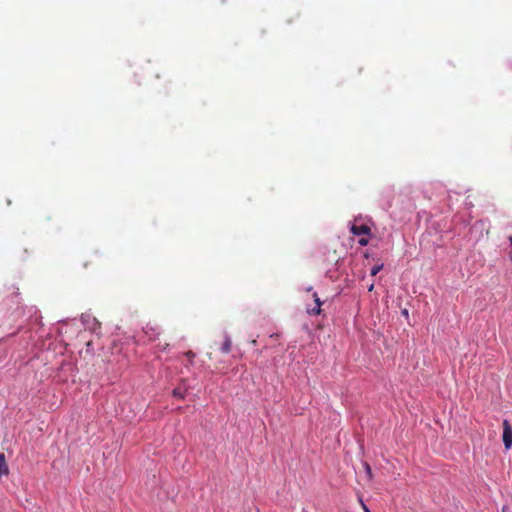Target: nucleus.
I'll return each instance as SVG.
<instances>
[{
    "label": "nucleus",
    "mask_w": 512,
    "mask_h": 512,
    "mask_svg": "<svg viewBox=\"0 0 512 512\" xmlns=\"http://www.w3.org/2000/svg\"><path fill=\"white\" fill-rule=\"evenodd\" d=\"M503 434L502 440L504 443V447L506 450H509L512 447V427L510 422L507 419L503 420Z\"/></svg>",
    "instance_id": "1"
},
{
    "label": "nucleus",
    "mask_w": 512,
    "mask_h": 512,
    "mask_svg": "<svg viewBox=\"0 0 512 512\" xmlns=\"http://www.w3.org/2000/svg\"><path fill=\"white\" fill-rule=\"evenodd\" d=\"M370 228L363 224V225H352L351 228H350V232L353 234V235H363V236H369L370 235Z\"/></svg>",
    "instance_id": "2"
},
{
    "label": "nucleus",
    "mask_w": 512,
    "mask_h": 512,
    "mask_svg": "<svg viewBox=\"0 0 512 512\" xmlns=\"http://www.w3.org/2000/svg\"><path fill=\"white\" fill-rule=\"evenodd\" d=\"M313 298H314V305H313V307H307V313L311 316H316V315H319L321 312V301L318 298L316 293L313 294Z\"/></svg>",
    "instance_id": "3"
},
{
    "label": "nucleus",
    "mask_w": 512,
    "mask_h": 512,
    "mask_svg": "<svg viewBox=\"0 0 512 512\" xmlns=\"http://www.w3.org/2000/svg\"><path fill=\"white\" fill-rule=\"evenodd\" d=\"M220 350L224 354H228L231 350V339L227 334L225 335V339Z\"/></svg>",
    "instance_id": "4"
},
{
    "label": "nucleus",
    "mask_w": 512,
    "mask_h": 512,
    "mask_svg": "<svg viewBox=\"0 0 512 512\" xmlns=\"http://www.w3.org/2000/svg\"><path fill=\"white\" fill-rule=\"evenodd\" d=\"M9 472L8 466L5 461V456L3 453L0 454V477L3 475H7Z\"/></svg>",
    "instance_id": "5"
},
{
    "label": "nucleus",
    "mask_w": 512,
    "mask_h": 512,
    "mask_svg": "<svg viewBox=\"0 0 512 512\" xmlns=\"http://www.w3.org/2000/svg\"><path fill=\"white\" fill-rule=\"evenodd\" d=\"M185 393L186 389H183L182 387H176L172 391L173 396L179 399H184Z\"/></svg>",
    "instance_id": "6"
},
{
    "label": "nucleus",
    "mask_w": 512,
    "mask_h": 512,
    "mask_svg": "<svg viewBox=\"0 0 512 512\" xmlns=\"http://www.w3.org/2000/svg\"><path fill=\"white\" fill-rule=\"evenodd\" d=\"M383 268V264H377L375 266L372 267L371 269V275L372 276H375L377 275Z\"/></svg>",
    "instance_id": "7"
},
{
    "label": "nucleus",
    "mask_w": 512,
    "mask_h": 512,
    "mask_svg": "<svg viewBox=\"0 0 512 512\" xmlns=\"http://www.w3.org/2000/svg\"><path fill=\"white\" fill-rule=\"evenodd\" d=\"M184 356L188 358L189 364L193 365V359L195 358L196 354L193 351L189 350L184 353Z\"/></svg>",
    "instance_id": "8"
},
{
    "label": "nucleus",
    "mask_w": 512,
    "mask_h": 512,
    "mask_svg": "<svg viewBox=\"0 0 512 512\" xmlns=\"http://www.w3.org/2000/svg\"><path fill=\"white\" fill-rule=\"evenodd\" d=\"M358 243H359V245H361V246H366V245H368V243H369V238H368V236H364V237L360 238V239L358 240Z\"/></svg>",
    "instance_id": "9"
},
{
    "label": "nucleus",
    "mask_w": 512,
    "mask_h": 512,
    "mask_svg": "<svg viewBox=\"0 0 512 512\" xmlns=\"http://www.w3.org/2000/svg\"><path fill=\"white\" fill-rule=\"evenodd\" d=\"M361 505L364 510V512H371L370 509L367 507V505L361 500Z\"/></svg>",
    "instance_id": "10"
},
{
    "label": "nucleus",
    "mask_w": 512,
    "mask_h": 512,
    "mask_svg": "<svg viewBox=\"0 0 512 512\" xmlns=\"http://www.w3.org/2000/svg\"><path fill=\"white\" fill-rule=\"evenodd\" d=\"M365 468H366L367 473L369 475H371V468H370V466L367 463H365Z\"/></svg>",
    "instance_id": "11"
},
{
    "label": "nucleus",
    "mask_w": 512,
    "mask_h": 512,
    "mask_svg": "<svg viewBox=\"0 0 512 512\" xmlns=\"http://www.w3.org/2000/svg\"><path fill=\"white\" fill-rule=\"evenodd\" d=\"M402 314H403L405 317H408V311H407L406 309H404V310L402 311Z\"/></svg>",
    "instance_id": "12"
},
{
    "label": "nucleus",
    "mask_w": 512,
    "mask_h": 512,
    "mask_svg": "<svg viewBox=\"0 0 512 512\" xmlns=\"http://www.w3.org/2000/svg\"><path fill=\"white\" fill-rule=\"evenodd\" d=\"M168 346H169L168 344H165V345L161 348V350L165 351V350L168 348Z\"/></svg>",
    "instance_id": "13"
},
{
    "label": "nucleus",
    "mask_w": 512,
    "mask_h": 512,
    "mask_svg": "<svg viewBox=\"0 0 512 512\" xmlns=\"http://www.w3.org/2000/svg\"><path fill=\"white\" fill-rule=\"evenodd\" d=\"M374 285L372 284L371 286H369V291H371L373 289Z\"/></svg>",
    "instance_id": "14"
},
{
    "label": "nucleus",
    "mask_w": 512,
    "mask_h": 512,
    "mask_svg": "<svg viewBox=\"0 0 512 512\" xmlns=\"http://www.w3.org/2000/svg\"><path fill=\"white\" fill-rule=\"evenodd\" d=\"M509 240H510V244H511V246H512V236L510 237V239H509Z\"/></svg>",
    "instance_id": "15"
}]
</instances>
